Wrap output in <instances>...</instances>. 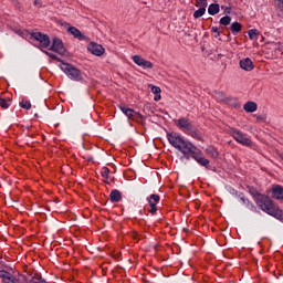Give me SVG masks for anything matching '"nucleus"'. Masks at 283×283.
Returning a JSON list of instances; mask_svg holds the SVG:
<instances>
[{
    "label": "nucleus",
    "mask_w": 283,
    "mask_h": 283,
    "mask_svg": "<svg viewBox=\"0 0 283 283\" xmlns=\"http://www.w3.org/2000/svg\"><path fill=\"white\" fill-rule=\"evenodd\" d=\"M207 0H199L198 3H200L202 6V3H207Z\"/></svg>",
    "instance_id": "obj_36"
},
{
    "label": "nucleus",
    "mask_w": 283,
    "mask_h": 283,
    "mask_svg": "<svg viewBox=\"0 0 283 283\" xmlns=\"http://www.w3.org/2000/svg\"><path fill=\"white\" fill-rule=\"evenodd\" d=\"M220 57H222V54H219V55H218V59H220Z\"/></svg>",
    "instance_id": "obj_38"
},
{
    "label": "nucleus",
    "mask_w": 283,
    "mask_h": 283,
    "mask_svg": "<svg viewBox=\"0 0 283 283\" xmlns=\"http://www.w3.org/2000/svg\"><path fill=\"white\" fill-rule=\"evenodd\" d=\"M10 105H12V99L0 98V107H2V109H8V107H10Z\"/></svg>",
    "instance_id": "obj_23"
},
{
    "label": "nucleus",
    "mask_w": 283,
    "mask_h": 283,
    "mask_svg": "<svg viewBox=\"0 0 283 283\" xmlns=\"http://www.w3.org/2000/svg\"><path fill=\"white\" fill-rule=\"evenodd\" d=\"M154 101H160V94H159V95L157 94V95L155 96Z\"/></svg>",
    "instance_id": "obj_35"
},
{
    "label": "nucleus",
    "mask_w": 283,
    "mask_h": 283,
    "mask_svg": "<svg viewBox=\"0 0 283 283\" xmlns=\"http://www.w3.org/2000/svg\"><path fill=\"white\" fill-rule=\"evenodd\" d=\"M87 50H88V52H91L95 56H103V54H105V49L103 48V45H101L96 42H91L87 45Z\"/></svg>",
    "instance_id": "obj_9"
},
{
    "label": "nucleus",
    "mask_w": 283,
    "mask_h": 283,
    "mask_svg": "<svg viewBox=\"0 0 283 283\" xmlns=\"http://www.w3.org/2000/svg\"><path fill=\"white\" fill-rule=\"evenodd\" d=\"M239 65H240L241 70H244L245 72H251L253 70V67H255L253 65V61H251V59H249V57L241 60L239 62Z\"/></svg>",
    "instance_id": "obj_14"
},
{
    "label": "nucleus",
    "mask_w": 283,
    "mask_h": 283,
    "mask_svg": "<svg viewBox=\"0 0 283 283\" xmlns=\"http://www.w3.org/2000/svg\"><path fill=\"white\" fill-rule=\"evenodd\" d=\"M120 111L130 120H136L138 123L143 118V115H140L139 113H137L136 111H134L132 108H127L125 106H120Z\"/></svg>",
    "instance_id": "obj_8"
},
{
    "label": "nucleus",
    "mask_w": 283,
    "mask_h": 283,
    "mask_svg": "<svg viewBox=\"0 0 283 283\" xmlns=\"http://www.w3.org/2000/svg\"><path fill=\"white\" fill-rule=\"evenodd\" d=\"M62 72L71 78V81L81 82L83 81V73H81V70L76 69L74 65L69 63H62L60 65Z\"/></svg>",
    "instance_id": "obj_4"
},
{
    "label": "nucleus",
    "mask_w": 283,
    "mask_h": 283,
    "mask_svg": "<svg viewBox=\"0 0 283 283\" xmlns=\"http://www.w3.org/2000/svg\"><path fill=\"white\" fill-rule=\"evenodd\" d=\"M64 28H66L69 34H72V36H74V39H78V41H84L85 35H83V33L81 32V30H78L76 27H70V23L65 22Z\"/></svg>",
    "instance_id": "obj_11"
},
{
    "label": "nucleus",
    "mask_w": 283,
    "mask_h": 283,
    "mask_svg": "<svg viewBox=\"0 0 283 283\" xmlns=\"http://www.w3.org/2000/svg\"><path fill=\"white\" fill-rule=\"evenodd\" d=\"M218 12H220V4H218V3H211V4L208 7V13H209L211 17H214V14H218Z\"/></svg>",
    "instance_id": "obj_19"
},
{
    "label": "nucleus",
    "mask_w": 283,
    "mask_h": 283,
    "mask_svg": "<svg viewBox=\"0 0 283 283\" xmlns=\"http://www.w3.org/2000/svg\"><path fill=\"white\" fill-rule=\"evenodd\" d=\"M191 158H193V160H196V163L201 165V167H209V159H207L202 156V150H200V148H197L196 153H193Z\"/></svg>",
    "instance_id": "obj_12"
},
{
    "label": "nucleus",
    "mask_w": 283,
    "mask_h": 283,
    "mask_svg": "<svg viewBox=\"0 0 283 283\" xmlns=\"http://www.w3.org/2000/svg\"><path fill=\"white\" fill-rule=\"evenodd\" d=\"M45 54L50 57V59H53L54 61H56V55L53 54V53H50V52H45Z\"/></svg>",
    "instance_id": "obj_31"
},
{
    "label": "nucleus",
    "mask_w": 283,
    "mask_h": 283,
    "mask_svg": "<svg viewBox=\"0 0 283 283\" xmlns=\"http://www.w3.org/2000/svg\"><path fill=\"white\" fill-rule=\"evenodd\" d=\"M34 283H46L43 279H36V281H33Z\"/></svg>",
    "instance_id": "obj_32"
},
{
    "label": "nucleus",
    "mask_w": 283,
    "mask_h": 283,
    "mask_svg": "<svg viewBox=\"0 0 283 283\" xmlns=\"http://www.w3.org/2000/svg\"><path fill=\"white\" fill-rule=\"evenodd\" d=\"M101 176H102L103 178H105L106 180H108V179H109V168L103 167V168H102V171H101Z\"/></svg>",
    "instance_id": "obj_26"
},
{
    "label": "nucleus",
    "mask_w": 283,
    "mask_h": 283,
    "mask_svg": "<svg viewBox=\"0 0 283 283\" xmlns=\"http://www.w3.org/2000/svg\"><path fill=\"white\" fill-rule=\"evenodd\" d=\"M272 198L275 200H283V187L276 185L272 188Z\"/></svg>",
    "instance_id": "obj_16"
},
{
    "label": "nucleus",
    "mask_w": 283,
    "mask_h": 283,
    "mask_svg": "<svg viewBox=\"0 0 283 283\" xmlns=\"http://www.w3.org/2000/svg\"><path fill=\"white\" fill-rule=\"evenodd\" d=\"M34 6H42L41 0H34Z\"/></svg>",
    "instance_id": "obj_33"
},
{
    "label": "nucleus",
    "mask_w": 283,
    "mask_h": 283,
    "mask_svg": "<svg viewBox=\"0 0 283 283\" xmlns=\"http://www.w3.org/2000/svg\"><path fill=\"white\" fill-rule=\"evenodd\" d=\"M228 41H231V34H228Z\"/></svg>",
    "instance_id": "obj_37"
},
{
    "label": "nucleus",
    "mask_w": 283,
    "mask_h": 283,
    "mask_svg": "<svg viewBox=\"0 0 283 283\" xmlns=\"http://www.w3.org/2000/svg\"><path fill=\"white\" fill-rule=\"evenodd\" d=\"M153 94L160 95V87L158 86H151Z\"/></svg>",
    "instance_id": "obj_29"
},
{
    "label": "nucleus",
    "mask_w": 283,
    "mask_h": 283,
    "mask_svg": "<svg viewBox=\"0 0 283 283\" xmlns=\"http://www.w3.org/2000/svg\"><path fill=\"white\" fill-rule=\"evenodd\" d=\"M0 277L3 283H19V280L6 271H0Z\"/></svg>",
    "instance_id": "obj_15"
},
{
    "label": "nucleus",
    "mask_w": 283,
    "mask_h": 283,
    "mask_svg": "<svg viewBox=\"0 0 283 283\" xmlns=\"http://www.w3.org/2000/svg\"><path fill=\"white\" fill-rule=\"evenodd\" d=\"M224 12H226L227 14H231V8H226Z\"/></svg>",
    "instance_id": "obj_34"
},
{
    "label": "nucleus",
    "mask_w": 283,
    "mask_h": 283,
    "mask_svg": "<svg viewBox=\"0 0 283 283\" xmlns=\"http://www.w3.org/2000/svg\"><path fill=\"white\" fill-rule=\"evenodd\" d=\"M254 200L259 209H261V211H264V213H268L269 216L276 218V220H282L283 211L277 206H275V203H273V200H271V198L258 192L254 196Z\"/></svg>",
    "instance_id": "obj_2"
},
{
    "label": "nucleus",
    "mask_w": 283,
    "mask_h": 283,
    "mask_svg": "<svg viewBox=\"0 0 283 283\" xmlns=\"http://www.w3.org/2000/svg\"><path fill=\"white\" fill-rule=\"evenodd\" d=\"M202 7L193 12L195 19H200V17H203L205 12H207V2L201 4Z\"/></svg>",
    "instance_id": "obj_20"
},
{
    "label": "nucleus",
    "mask_w": 283,
    "mask_h": 283,
    "mask_svg": "<svg viewBox=\"0 0 283 283\" xmlns=\"http://www.w3.org/2000/svg\"><path fill=\"white\" fill-rule=\"evenodd\" d=\"M31 39L39 41L40 46L42 48H50V36H48L46 34H43L41 32H32Z\"/></svg>",
    "instance_id": "obj_6"
},
{
    "label": "nucleus",
    "mask_w": 283,
    "mask_h": 283,
    "mask_svg": "<svg viewBox=\"0 0 283 283\" xmlns=\"http://www.w3.org/2000/svg\"><path fill=\"white\" fill-rule=\"evenodd\" d=\"M34 116H35V118H39V114H35Z\"/></svg>",
    "instance_id": "obj_39"
},
{
    "label": "nucleus",
    "mask_w": 283,
    "mask_h": 283,
    "mask_svg": "<svg viewBox=\"0 0 283 283\" xmlns=\"http://www.w3.org/2000/svg\"><path fill=\"white\" fill-rule=\"evenodd\" d=\"M211 32H216L217 33L216 36H220V29L218 27H212Z\"/></svg>",
    "instance_id": "obj_30"
},
{
    "label": "nucleus",
    "mask_w": 283,
    "mask_h": 283,
    "mask_svg": "<svg viewBox=\"0 0 283 283\" xmlns=\"http://www.w3.org/2000/svg\"><path fill=\"white\" fill-rule=\"evenodd\" d=\"M50 50L52 52H56L57 54H61L62 56L65 54V52H67L65 50V46L63 45V41H61V39L59 38L53 39Z\"/></svg>",
    "instance_id": "obj_7"
},
{
    "label": "nucleus",
    "mask_w": 283,
    "mask_h": 283,
    "mask_svg": "<svg viewBox=\"0 0 283 283\" xmlns=\"http://www.w3.org/2000/svg\"><path fill=\"white\" fill-rule=\"evenodd\" d=\"M231 23V17L226 15L223 18L220 19V24L221 25H229Z\"/></svg>",
    "instance_id": "obj_27"
},
{
    "label": "nucleus",
    "mask_w": 283,
    "mask_h": 283,
    "mask_svg": "<svg viewBox=\"0 0 283 283\" xmlns=\"http://www.w3.org/2000/svg\"><path fill=\"white\" fill-rule=\"evenodd\" d=\"M231 32H242V24L240 22H233L230 27Z\"/></svg>",
    "instance_id": "obj_24"
},
{
    "label": "nucleus",
    "mask_w": 283,
    "mask_h": 283,
    "mask_svg": "<svg viewBox=\"0 0 283 283\" xmlns=\"http://www.w3.org/2000/svg\"><path fill=\"white\" fill-rule=\"evenodd\" d=\"M241 202H243L247 207H253L251 201L244 197H241Z\"/></svg>",
    "instance_id": "obj_28"
},
{
    "label": "nucleus",
    "mask_w": 283,
    "mask_h": 283,
    "mask_svg": "<svg viewBox=\"0 0 283 283\" xmlns=\"http://www.w3.org/2000/svg\"><path fill=\"white\" fill-rule=\"evenodd\" d=\"M167 138L168 143H170V145L175 147V149H178V151L182 154L186 160H190L193 154H196V151L198 150V147L192 145L191 142L185 140V138H182L178 134H167Z\"/></svg>",
    "instance_id": "obj_1"
},
{
    "label": "nucleus",
    "mask_w": 283,
    "mask_h": 283,
    "mask_svg": "<svg viewBox=\"0 0 283 283\" xmlns=\"http://www.w3.org/2000/svg\"><path fill=\"white\" fill-rule=\"evenodd\" d=\"M20 107H22V109H32V103H30V101L22 99L20 102Z\"/></svg>",
    "instance_id": "obj_25"
},
{
    "label": "nucleus",
    "mask_w": 283,
    "mask_h": 283,
    "mask_svg": "<svg viewBox=\"0 0 283 283\" xmlns=\"http://www.w3.org/2000/svg\"><path fill=\"white\" fill-rule=\"evenodd\" d=\"M160 202V196L158 195H150V197L148 198V203L150 209L148 210V213H156L158 211V209L156 208V203Z\"/></svg>",
    "instance_id": "obj_13"
},
{
    "label": "nucleus",
    "mask_w": 283,
    "mask_h": 283,
    "mask_svg": "<svg viewBox=\"0 0 283 283\" xmlns=\"http://www.w3.org/2000/svg\"><path fill=\"white\" fill-rule=\"evenodd\" d=\"M229 134L234 138V140H237V143L245 145V147L251 146V139H249V137H247V135H244L242 132L235 128H230Z\"/></svg>",
    "instance_id": "obj_5"
},
{
    "label": "nucleus",
    "mask_w": 283,
    "mask_h": 283,
    "mask_svg": "<svg viewBox=\"0 0 283 283\" xmlns=\"http://www.w3.org/2000/svg\"><path fill=\"white\" fill-rule=\"evenodd\" d=\"M133 61L136 65H138L139 67H144L145 70H151V67H154V63L143 59V56L140 55H134Z\"/></svg>",
    "instance_id": "obj_10"
},
{
    "label": "nucleus",
    "mask_w": 283,
    "mask_h": 283,
    "mask_svg": "<svg viewBox=\"0 0 283 283\" xmlns=\"http://www.w3.org/2000/svg\"><path fill=\"white\" fill-rule=\"evenodd\" d=\"M109 200L111 202H120V200H123V193H120L119 190H112L109 193Z\"/></svg>",
    "instance_id": "obj_18"
},
{
    "label": "nucleus",
    "mask_w": 283,
    "mask_h": 283,
    "mask_svg": "<svg viewBox=\"0 0 283 283\" xmlns=\"http://www.w3.org/2000/svg\"><path fill=\"white\" fill-rule=\"evenodd\" d=\"M248 36L251 41H253L260 36V31H258V29H251L248 31Z\"/></svg>",
    "instance_id": "obj_22"
},
{
    "label": "nucleus",
    "mask_w": 283,
    "mask_h": 283,
    "mask_svg": "<svg viewBox=\"0 0 283 283\" xmlns=\"http://www.w3.org/2000/svg\"><path fill=\"white\" fill-rule=\"evenodd\" d=\"M175 123L177 127H179V129H182V132H186L187 134L192 136V138H198V130L196 129V126L193 125L191 119L181 117L175 120Z\"/></svg>",
    "instance_id": "obj_3"
},
{
    "label": "nucleus",
    "mask_w": 283,
    "mask_h": 283,
    "mask_svg": "<svg viewBox=\"0 0 283 283\" xmlns=\"http://www.w3.org/2000/svg\"><path fill=\"white\" fill-rule=\"evenodd\" d=\"M206 154L210 156V158H218V156H220V154L218 153V149H216V147L213 146H209L206 149Z\"/></svg>",
    "instance_id": "obj_21"
},
{
    "label": "nucleus",
    "mask_w": 283,
    "mask_h": 283,
    "mask_svg": "<svg viewBox=\"0 0 283 283\" xmlns=\"http://www.w3.org/2000/svg\"><path fill=\"white\" fill-rule=\"evenodd\" d=\"M243 109L249 114H253V112H258V104L255 102H247L243 105Z\"/></svg>",
    "instance_id": "obj_17"
}]
</instances>
